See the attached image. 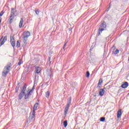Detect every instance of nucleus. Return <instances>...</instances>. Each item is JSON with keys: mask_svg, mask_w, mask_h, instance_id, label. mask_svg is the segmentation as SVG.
<instances>
[{"mask_svg": "<svg viewBox=\"0 0 129 129\" xmlns=\"http://www.w3.org/2000/svg\"><path fill=\"white\" fill-rule=\"evenodd\" d=\"M11 63H8L7 66L5 67L4 70L2 73V76L3 77H6L9 73L10 72V69H11Z\"/></svg>", "mask_w": 129, "mask_h": 129, "instance_id": "f257e3e1", "label": "nucleus"}, {"mask_svg": "<svg viewBox=\"0 0 129 129\" xmlns=\"http://www.w3.org/2000/svg\"><path fill=\"white\" fill-rule=\"evenodd\" d=\"M109 88H110V85H109V86H108L107 87V89H109Z\"/></svg>", "mask_w": 129, "mask_h": 129, "instance_id": "473e14b6", "label": "nucleus"}, {"mask_svg": "<svg viewBox=\"0 0 129 129\" xmlns=\"http://www.w3.org/2000/svg\"><path fill=\"white\" fill-rule=\"evenodd\" d=\"M38 107H39V103L35 104L34 106H33V111H35V110H37V109H38Z\"/></svg>", "mask_w": 129, "mask_h": 129, "instance_id": "dca6fc26", "label": "nucleus"}, {"mask_svg": "<svg viewBox=\"0 0 129 129\" xmlns=\"http://www.w3.org/2000/svg\"><path fill=\"white\" fill-rule=\"evenodd\" d=\"M4 14H5V13H4V11H1V12L0 13V17H3Z\"/></svg>", "mask_w": 129, "mask_h": 129, "instance_id": "a878e982", "label": "nucleus"}, {"mask_svg": "<svg viewBox=\"0 0 129 129\" xmlns=\"http://www.w3.org/2000/svg\"><path fill=\"white\" fill-rule=\"evenodd\" d=\"M127 86H128V83H127V82H125L123 83V84L121 86V87L122 88L125 89L126 88Z\"/></svg>", "mask_w": 129, "mask_h": 129, "instance_id": "9d476101", "label": "nucleus"}, {"mask_svg": "<svg viewBox=\"0 0 129 129\" xmlns=\"http://www.w3.org/2000/svg\"><path fill=\"white\" fill-rule=\"evenodd\" d=\"M15 11V9L14 8L11 9V15H10V16H11V17H15V11Z\"/></svg>", "mask_w": 129, "mask_h": 129, "instance_id": "f3484780", "label": "nucleus"}, {"mask_svg": "<svg viewBox=\"0 0 129 129\" xmlns=\"http://www.w3.org/2000/svg\"><path fill=\"white\" fill-rule=\"evenodd\" d=\"M35 13H36V15H39V14H40V11L36 10V11H35Z\"/></svg>", "mask_w": 129, "mask_h": 129, "instance_id": "c756f323", "label": "nucleus"}, {"mask_svg": "<svg viewBox=\"0 0 129 129\" xmlns=\"http://www.w3.org/2000/svg\"><path fill=\"white\" fill-rule=\"evenodd\" d=\"M67 46V42H66L64 44V45H63V49L65 50V48H66V46Z\"/></svg>", "mask_w": 129, "mask_h": 129, "instance_id": "bb28decb", "label": "nucleus"}, {"mask_svg": "<svg viewBox=\"0 0 129 129\" xmlns=\"http://www.w3.org/2000/svg\"><path fill=\"white\" fill-rule=\"evenodd\" d=\"M3 39H4V36H3L1 39H0V47L1 46H2L3 45H2V44H1V42L2 41V40H3Z\"/></svg>", "mask_w": 129, "mask_h": 129, "instance_id": "7c9ffc66", "label": "nucleus"}, {"mask_svg": "<svg viewBox=\"0 0 129 129\" xmlns=\"http://www.w3.org/2000/svg\"><path fill=\"white\" fill-rule=\"evenodd\" d=\"M8 36H6L3 38V41L1 42V45H4L7 42Z\"/></svg>", "mask_w": 129, "mask_h": 129, "instance_id": "2eb2a0df", "label": "nucleus"}, {"mask_svg": "<svg viewBox=\"0 0 129 129\" xmlns=\"http://www.w3.org/2000/svg\"><path fill=\"white\" fill-rule=\"evenodd\" d=\"M26 90H27V85H25L23 87L20 93L18 95V97H19V99H20V100L22 99L24 97V98H25V95H26V93H27V92H25Z\"/></svg>", "mask_w": 129, "mask_h": 129, "instance_id": "f03ea898", "label": "nucleus"}, {"mask_svg": "<svg viewBox=\"0 0 129 129\" xmlns=\"http://www.w3.org/2000/svg\"><path fill=\"white\" fill-rule=\"evenodd\" d=\"M34 89H35L34 86L33 87L32 89L30 91L28 90L26 91V93H25V99H29V97L30 95H32L31 93L33 92V91L34 90Z\"/></svg>", "mask_w": 129, "mask_h": 129, "instance_id": "20e7f679", "label": "nucleus"}, {"mask_svg": "<svg viewBox=\"0 0 129 129\" xmlns=\"http://www.w3.org/2000/svg\"><path fill=\"white\" fill-rule=\"evenodd\" d=\"M22 64V60L21 59L19 60L18 62V65L20 66Z\"/></svg>", "mask_w": 129, "mask_h": 129, "instance_id": "c85d7f7f", "label": "nucleus"}, {"mask_svg": "<svg viewBox=\"0 0 129 129\" xmlns=\"http://www.w3.org/2000/svg\"><path fill=\"white\" fill-rule=\"evenodd\" d=\"M112 53H113L115 55H116V54H118L119 53V50H118V49H116L115 51H113Z\"/></svg>", "mask_w": 129, "mask_h": 129, "instance_id": "4be33fe9", "label": "nucleus"}, {"mask_svg": "<svg viewBox=\"0 0 129 129\" xmlns=\"http://www.w3.org/2000/svg\"><path fill=\"white\" fill-rule=\"evenodd\" d=\"M105 92V91H104V89H101L100 90V92H99L100 96H103V95H104V93Z\"/></svg>", "mask_w": 129, "mask_h": 129, "instance_id": "ddd939ff", "label": "nucleus"}, {"mask_svg": "<svg viewBox=\"0 0 129 129\" xmlns=\"http://www.w3.org/2000/svg\"><path fill=\"white\" fill-rule=\"evenodd\" d=\"M23 23H24V18H21L20 21L19 23V28H22V27H23Z\"/></svg>", "mask_w": 129, "mask_h": 129, "instance_id": "4468645a", "label": "nucleus"}, {"mask_svg": "<svg viewBox=\"0 0 129 129\" xmlns=\"http://www.w3.org/2000/svg\"><path fill=\"white\" fill-rule=\"evenodd\" d=\"M16 47L17 48H20V47H21V43H20L19 40H18L17 42Z\"/></svg>", "mask_w": 129, "mask_h": 129, "instance_id": "412c9836", "label": "nucleus"}, {"mask_svg": "<svg viewBox=\"0 0 129 129\" xmlns=\"http://www.w3.org/2000/svg\"><path fill=\"white\" fill-rule=\"evenodd\" d=\"M45 96L47 98H49V97L50 96V91L45 92Z\"/></svg>", "mask_w": 129, "mask_h": 129, "instance_id": "aec40b11", "label": "nucleus"}, {"mask_svg": "<svg viewBox=\"0 0 129 129\" xmlns=\"http://www.w3.org/2000/svg\"><path fill=\"white\" fill-rule=\"evenodd\" d=\"M63 125L64 127H67V125H68V123L67 122V120H66L63 122Z\"/></svg>", "mask_w": 129, "mask_h": 129, "instance_id": "5701e85b", "label": "nucleus"}, {"mask_svg": "<svg viewBox=\"0 0 129 129\" xmlns=\"http://www.w3.org/2000/svg\"><path fill=\"white\" fill-rule=\"evenodd\" d=\"M106 28V24L105 22H103L100 25L99 28V35H100V33H102V31H104V29Z\"/></svg>", "mask_w": 129, "mask_h": 129, "instance_id": "7ed1b4c3", "label": "nucleus"}, {"mask_svg": "<svg viewBox=\"0 0 129 129\" xmlns=\"http://www.w3.org/2000/svg\"><path fill=\"white\" fill-rule=\"evenodd\" d=\"M23 37L29 38L31 36V33L29 31H25L23 33Z\"/></svg>", "mask_w": 129, "mask_h": 129, "instance_id": "0eeeda50", "label": "nucleus"}, {"mask_svg": "<svg viewBox=\"0 0 129 129\" xmlns=\"http://www.w3.org/2000/svg\"><path fill=\"white\" fill-rule=\"evenodd\" d=\"M35 71L37 74H40V73L42 71V69L40 67H35Z\"/></svg>", "mask_w": 129, "mask_h": 129, "instance_id": "1a4fd4ad", "label": "nucleus"}, {"mask_svg": "<svg viewBox=\"0 0 129 129\" xmlns=\"http://www.w3.org/2000/svg\"><path fill=\"white\" fill-rule=\"evenodd\" d=\"M0 25H2V19H0Z\"/></svg>", "mask_w": 129, "mask_h": 129, "instance_id": "72a5a7b5", "label": "nucleus"}, {"mask_svg": "<svg viewBox=\"0 0 129 129\" xmlns=\"http://www.w3.org/2000/svg\"><path fill=\"white\" fill-rule=\"evenodd\" d=\"M35 114H36V112H35L34 111H33V112H32V114H30V118H31V119H33V120H35Z\"/></svg>", "mask_w": 129, "mask_h": 129, "instance_id": "9b49d317", "label": "nucleus"}, {"mask_svg": "<svg viewBox=\"0 0 129 129\" xmlns=\"http://www.w3.org/2000/svg\"><path fill=\"white\" fill-rule=\"evenodd\" d=\"M70 105H71V99H70V100L68 102V104L64 109V115H67V113H68V110H69V107H70Z\"/></svg>", "mask_w": 129, "mask_h": 129, "instance_id": "39448f33", "label": "nucleus"}, {"mask_svg": "<svg viewBox=\"0 0 129 129\" xmlns=\"http://www.w3.org/2000/svg\"><path fill=\"white\" fill-rule=\"evenodd\" d=\"M18 91H19V87H16V90H15V93H18Z\"/></svg>", "mask_w": 129, "mask_h": 129, "instance_id": "cd10ccee", "label": "nucleus"}, {"mask_svg": "<svg viewBox=\"0 0 129 129\" xmlns=\"http://www.w3.org/2000/svg\"><path fill=\"white\" fill-rule=\"evenodd\" d=\"M102 82H103L102 79H100V80H99V83L98 84V87H100V86H101V84H102Z\"/></svg>", "mask_w": 129, "mask_h": 129, "instance_id": "a211bd4d", "label": "nucleus"}, {"mask_svg": "<svg viewBox=\"0 0 129 129\" xmlns=\"http://www.w3.org/2000/svg\"><path fill=\"white\" fill-rule=\"evenodd\" d=\"M23 39L24 44H25V45H27V44H28V39H29V37L23 36Z\"/></svg>", "mask_w": 129, "mask_h": 129, "instance_id": "f8f14e48", "label": "nucleus"}, {"mask_svg": "<svg viewBox=\"0 0 129 129\" xmlns=\"http://www.w3.org/2000/svg\"><path fill=\"white\" fill-rule=\"evenodd\" d=\"M48 60H49V61L50 64H51V61H50V60H51V57H49Z\"/></svg>", "mask_w": 129, "mask_h": 129, "instance_id": "2f4dec72", "label": "nucleus"}, {"mask_svg": "<svg viewBox=\"0 0 129 129\" xmlns=\"http://www.w3.org/2000/svg\"><path fill=\"white\" fill-rule=\"evenodd\" d=\"M100 120V121H104L105 120V117H101Z\"/></svg>", "mask_w": 129, "mask_h": 129, "instance_id": "393cba45", "label": "nucleus"}, {"mask_svg": "<svg viewBox=\"0 0 129 129\" xmlns=\"http://www.w3.org/2000/svg\"><path fill=\"white\" fill-rule=\"evenodd\" d=\"M10 39H11V40H10L11 44L12 47H13V48H15V47L16 46V42H15V37L11 36Z\"/></svg>", "mask_w": 129, "mask_h": 129, "instance_id": "423d86ee", "label": "nucleus"}, {"mask_svg": "<svg viewBox=\"0 0 129 129\" xmlns=\"http://www.w3.org/2000/svg\"><path fill=\"white\" fill-rule=\"evenodd\" d=\"M89 76H90V73H89V72H87L86 73L87 78H89Z\"/></svg>", "mask_w": 129, "mask_h": 129, "instance_id": "b1692460", "label": "nucleus"}, {"mask_svg": "<svg viewBox=\"0 0 129 129\" xmlns=\"http://www.w3.org/2000/svg\"><path fill=\"white\" fill-rule=\"evenodd\" d=\"M14 17H12L11 16L10 17L9 19L10 24H12V23H13V22L14 21Z\"/></svg>", "mask_w": 129, "mask_h": 129, "instance_id": "6ab92c4d", "label": "nucleus"}, {"mask_svg": "<svg viewBox=\"0 0 129 129\" xmlns=\"http://www.w3.org/2000/svg\"><path fill=\"white\" fill-rule=\"evenodd\" d=\"M121 114H122L121 113V109H119L117 112V118L118 119L121 118Z\"/></svg>", "mask_w": 129, "mask_h": 129, "instance_id": "6e6552de", "label": "nucleus"}]
</instances>
